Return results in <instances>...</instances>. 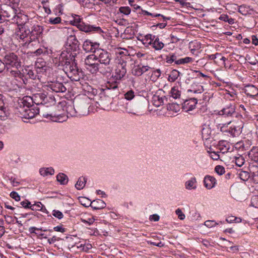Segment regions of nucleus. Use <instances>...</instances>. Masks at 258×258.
Returning a JSON list of instances; mask_svg holds the SVG:
<instances>
[{"mask_svg":"<svg viewBox=\"0 0 258 258\" xmlns=\"http://www.w3.org/2000/svg\"><path fill=\"white\" fill-rule=\"evenodd\" d=\"M57 180L61 184H66L68 183V178L67 176L62 173H59L56 176Z\"/></svg>","mask_w":258,"mask_h":258,"instance_id":"nucleus-29","label":"nucleus"},{"mask_svg":"<svg viewBox=\"0 0 258 258\" xmlns=\"http://www.w3.org/2000/svg\"><path fill=\"white\" fill-rule=\"evenodd\" d=\"M250 206L258 208V196H253L251 199Z\"/></svg>","mask_w":258,"mask_h":258,"instance_id":"nucleus-38","label":"nucleus"},{"mask_svg":"<svg viewBox=\"0 0 258 258\" xmlns=\"http://www.w3.org/2000/svg\"><path fill=\"white\" fill-rule=\"evenodd\" d=\"M3 61L5 62L8 70L12 68L16 69L10 71L12 75H14L15 77H22L23 75L18 70L21 67V61L17 55L13 52L7 53L4 56Z\"/></svg>","mask_w":258,"mask_h":258,"instance_id":"nucleus-2","label":"nucleus"},{"mask_svg":"<svg viewBox=\"0 0 258 258\" xmlns=\"http://www.w3.org/2000/svg\"><path fill=\"white\" fill-rule=\"evenodd\" d=\"M53 229L55 231L60 232L62 233L65 231L64 228H62L61 226H60L54 227Z\"/></svg>","mask_w":258,"mask_h":258,"instance_id":"nucleus-56","label":"nucleus"},{"mask_svg":"<svg viewBox=\"0 0 258 258\" xmlns=\"http://www.w3.org/2000/svg\"><path fill=\"white\" fill-rule=\"evenodd\" d=\"M149 68V67L147 66L139 64L134 67L133 69L132 73L134 76H140L144 73L147 72Z\"/></svg>","mask_w":258,"mask_h":258,"instance_id":"nucleus-18","label":"nucleus"},{"mask_svg":"<svg viewBox=\"0 0 258 258\" xmlns=\"http://www.w3.org/2000/svg\"><path fill=\"white\" fill-rule=\"evenodd\" d=\"M211 157L213 159V160H218L219 158V155L217 154L216 152H211Z\"/></svg>","mask_w":258,"mask_h":258,"instance_id":"nucleus-58","label":"nucleus"},{"mask_svg":"<svg viewBox=\"0 0 258 258\" xmlns=\"http://www.w3.org/2000/svg\"><path fill=\"white\" fill-rule=\"evenodd\" d=\"M156 37L155 35H152V34H149L146 35L144 39H147V40H149V41L152 43L155 38Z\"/></svg>","mask_w":258,"mask_h":258,"instance_id":"nucleus-50","label":"nucleus"},{"mask_svg":"<svg viewBox=\"0 0 258 258\" xmlns=\"http://www.w3.org/2000/svg\"><path fill=\"white\" fill-rule=\"evenodd\" d=\"M152 46L155 50H159L164 47V44L160 41L158 37H156L152 42Z\"/></svg>","mask_w":258,"mask_h":258,"instance_id":"nucleus-25","label":"nucleus"},{"mask_svg":"<svg viewBox=\"0 0 258 258\" xmlns=\"http://www.w3.org/2000/svg\"><path fill=\"white\" fill-rule=\"evenodd\" d=\"M232 122L230 121L227 124H223L222 126H220L221 131L224 132H229L233 136L239 135L242 132V129L243 127V123L241 120H238L234 123L230 128L228 131L224 130V127H226L228 124H230Z\"/></svg>","mask_w":258,"mask_h":258,"instance_id":"nucleus-4","label":"nucleus"},{"mask_svg":"<svg viewBox=\"0 0 258 258\" xmlns=\"http://www.w3.org/2000/svg\"><path fill=\"white\" fill-rule=\"evenodd\" d=\"M4 216L5 217V218L6 219V221L7 223L11 224V223H14V218L12 216H7L6 215H4Z\"/></svg>","mask_w":258,"mask_h":258,"instance_id":"nucleus-54","label":"nucleus"},{"mask_svg":"<svg viewBox=\"0 0 258 258\" xmlns=\"http://www.w3.org/2000/svg\"><path fill=\"white\" fill-rule=\"evenodd\" d=\"M180 72L176 70H172L169 76H168V80L171 82H174L179 77Z\"/></svg>","mask_w":258,"mask_h":258,"instance_id":"nucleus-27","label":"nucleus"},{"mask_svg":"<svg viewBox=\"0 0 258 258\" xmlns=\"http://www.w3.org/2000/svg\"><path fill=\"white\" fill-rule=\"evenodd\" d=\"M21 205L25 208H29L31 206V203L28 201H23L21 202Z\"/></svg>","mask_w":258,"mask_h":258,"instance_id":"nucleus-55","label":"nucleus"},{"mask_svg":"<svg viewBox=\"0 0 258 258\" xmlns=\"http://www.w3.org/2000/svg\"><path fill=\"white\" fill-rule=\"evenodd\" d=\"M192 61V58L190 57H185L183 58H180L176 61V64H181L189 63Z\"/></svg>","mask_w":258,"mask_h":258,"instance_id":"nucleus-34","label":"nucleus"},{"mask_svg":"<svg viewBox=\"0 0 258 258\" xmlns=\"http://www.w3.org/2000/svg\"><path fill=\"white\" fill-rule=\"evenodd\" d=\"M82 221L84 223H87L89 225L92 224L93 222H94V219L93 218H90L88 219V220H86L84 219H82Z\"/></svg>","mask_w":258,"mask_h":258,"instance_id":"nucleus-59","label":"nucleus"},{"mask_svg":"<svg viewBox=\"0 0 258 258\" xmlns=\"http://www.w3.org/2000/svg\"><path fill=\"white\" fill-rule=\"evenodd\" d=\"M77 28L81 31L85 32H96L99 34L103 33V30L99 26H94L85 24L83 22L82 23L77 24Z\"/></svg>","mask_w":258,"mask_h":258,"instance_id":"nucleus-11","label":"nucleus"},{"mask_svg":"<svg viewBox=\"0 0 258 258\" xmlns=\"http://www.w3.org/2000/svg\"><path fill=\"white\" fill-rule=\"evenodd\" d=\"M204 182L205 187L208 189H211L215 186L216 180L213 176L207 175L204 178Z\"/></svg>","mask_w":258,"mask_h":258,"instance_id":"nucleus-20","label":"nucleus"},{"mask_svg":"<svg viewBox=\"0 0 258 258\" xmlns=\"http://www.w3.org/2000/svg\"><path fill=\"white\" fill-rule=\"evenodd\" d=\"M52 215L59 219H62L63 216L62 213L58 210H53L52 211Z\"/></svg>","mask_w":258,"mask_h":258,"instance_id":"nucleus-45","label":"nucleus"},{"mask_svg":"<svg viewBox=\"0 0 258 258\" xmlns=\"http://www.w3.org/2000/svg\"><path fill=\"white\" fill-rule=\"evenodd\" d=\"M105 206L106 204L101 200H94L91 205V206L96 210L103 209Z\"/></svg>","mask_w":258,"mask_h":258,"instance_id":"nucleus-23","label":"nucleus"},{"mask_svg":"<svg viewBox=\"0 0 258 258\" xmlns=\"http://www.w3.org/2000/svg\"><path fill=\"white\" fill-rule=\"evenodd\" d=\"M150 219L154 221H158L159 220V216L158 215L154 214L150 216Z\"/></svg>","mask_w":258,"mask_h":258,"instance_id":"nucleus-60","label":"nucleus"},{"mask_svg":"<svg viewBox=\"0 0 258 258\" xmlns=\"http://www.w3.org/2000/svg\"><path fill=\"white\" fill-rule=\"evenodd\" d=\"M135 95H134V92L132 90H130L128 92H127L125 94H124V97L126 99L128 100H132L134 97Z\"/></svg>","mask_w":258,"mask_h":258,"instance_id":"nucleus-43","label":"nucleus"},{"mask_svg":"<svg viewBox=\"0 0 258 258\" xmlns=\"http://www.w3.org/2000/svg\"><path fill=\"white\" fill-rule=\"evenodd\" d=\"M166 62L168 63H171L173 62H175L176 63V61H177V57L175 55L172 54L170 56H167L166 57Z\"/></svg>","mask_w":258,"mask_h":258,"instance_id":"nucleus-41","label":"nucleus"},{"mask_svg":"<svg viewBox=\"0 0 258 258\" xmlns=\"http://www.w3.org/2000/svg\"><path fill=\"white\" fill-rule=\"evenodd\" d=\"M175 213H176V215H178V218L180 220H183L185 218V215L184 214H183V213L182 212V211H181L180 209H177L175 211Z\"/></svg>","mask_w":258,"mask_h":258,"instance_id":"nucleus-51","label":"nucleus"},{"mask_svg":"<svg viewBox=\"0 0 258 258\" xmlns=\"http://www.w3.org/2000/svg\"><path fill=\"white\" fill-rule=\"evenodd\" d=\"M244 92L247 96L254 97L258 95V89L252 85H247L245 87Z\"/></svg>","mask_w":258,"mask_h":258,"instance_id":"nucleus-19","label":"nucleus"},{"mask_svg":"<svg viewBox=\"0 0 258 258\" xmlns=\"http://www.w3.org/2000/svg\"><path fill=\"white\" fill-rule=\"evenodd\" d=\"M229 17L227 15H221L219 18V19L225 22H227Z\"/></svg>","mask_w":258,"mask_h":258,"instance_id":"nucleus-63","label":"nucleus"},{"mask_svg":"<svg viewBox=\"0 0 258 258\" xmlns=\"http://www.w3.org/2000/svg\"><path fill=\"white\" fill-rule=\"evenodd\" d=\"M25 99L31 100L37 105L44 104L47 103L46 95L43 93H37L34 95L32 98L26 97Z\"/></svg>","mask_w":258,"mask_h":258,"instance_id":"nucleus-12","label":"nucleus"},{"mask_svg":"<svg viewBox=\"0 0 258 258\" xmlns=\"http://www.w3.org/2000/svg\"><path fill=\"white\" fill-rule=\"evenodd\" d=\"M106 87L108 89H116L117 88V84L116 81H114L112 83H110V82H108L106 85Z\"/></svg>","mask_w":258,"mask_h":258,"instance_id":"nucleus-40","label":"nucleus"},{"mask_svg":"<svg viewBox=\"0 0 258 258\" xmlns=\"http://www.w3.org/2000/svg\"><path fill=\"white\" fill-rule=\"evenodd\" d=\"M40 174L44 176L48 174L52 175L54 173V170L52 168H41L39 171Z\"/></svg>","mask_w":258,"mask_h":258,"instance_id":"nucleus-33","label":"nucleus"},{"mask_svg":"<svg viewBox=\"0 0 258 258\" xmlns=\"http://www.w3.org/2000/svg\"><path fill=\"white\" fill-rule=\"evenodd\" d=\"M27 76L29 78L34 80L36 77V75L35 74L34 72L31 70H29L27 73Z\"/></svg>","mask_w":258,"mask_h":258,"instance_id":"nucleus-49","label":"nucleus"},{"mask_svg":"<svg viewBox=\"0 0 258 258\" xmlns=\"http://www.w3.org/2000/svg\"><path fill=\"white\" fill-rule=\"evenodd\" d=\"M6 64L4 61H2L0 60V73L2 72L6 68Z\"/></svg>","mask_w":258,"mask_h":258,"instance_id":"nucleus-64","label":"nucleus"},{"mask_svg":"<svg viewBox=\"0 0 258 258\" xmlns=\"http://www.w3.org/2000/svg\"><path fill=\"white\" fill-rule=\"evenodd\" d=\"M15 18L18 25L23 26L27 25L26 22L28 20V18L26 15L20 14L19 15H17Z\"/></svg>","mask_w":258,"mask_h":258,"instance_id":"nucleus-22","label":"nucleus"},{"mask_svg":"<svg viewBox=\"0 0 258 258\" xmlns=\"http://www.w3.org/2000/svg\"><path fill=\"white\" fill-rule=\"evenodd\" d=\"M196 182L195 178H192L191 179L188 180L185 182L186 188L188 189H195L196 186L195 185Z\"/></svg>","mask_w":258,"mask_h":258,"instance_id":"nucleus-32","label":"nucleus"},{"mask_svg":"<svg viewBox=\"0 0 258 258\" xmlns=\"http://www.w3.org/2000/svg\"><path fill=\"white\" fill-rule=\"evenodd\" d=\"M215 170L219 175H222L225 172L224 168L220 165L216 166Z\"/></svg>","mask_w":258,"mask_h":258,"instance_id":"nucleus-44","label":"nucleus"},{"mask_svg":"<svg viewBox=\"0 0 258 258\" xmlns=\"http://www.w3.org/2000/svg\"><path fill=\"white\" fill-rule=\"evenodd\" d=\"M244 163V159L243 157L240 156L235 158V164L238 167H241Z\"/></svg>","mask_w":258,"mask_h":258,"instance_id":"nucleus-39","label":"nucleus"},{"mask_svg":"<svg viewBox=\"0 0 258 258\" xmlns=\"http://www.w3.org/2000/svg\"><path fill=\"white\" fill-rule=\"evenodd\" d=\"M42 32V28L39 25H34L33 26L31 30V36L29 37V43L27 44L28 46H32L36 44H38V40L37 38Z\"/></svg>","mask_w":258,"mask_h":258,"instance_id":"nucleus-7","label":"nucleus"},{"mask_svg":"<svg viewBox=\"0 0 258 258\" xmlns=\"http://www.w3.org/2000/svg\"><path fill=\"white\" fill-rule=\"evenodd\" d=\"M217 224V223L213 220H207L205 222V225L208 227H212Z\"/></svg>","mask_w":258,"mask_h":258,"instance_id":"nucleus-47","label":"nucleus"},{"mask_svg":"<svg viewBox=\"0 0 258 258\" xmlns=\"http://www.w3.org/2000/svg\"><path fill=\"white\" fill-rule=\"evenodd\" d=\"M126 63L122 61L118 63L116 69L115 70L114 75L112 77L116 80H121L126 73Z\"/></svg>","mask_w":258,"mask_h":258,"instance_id":"nucleus-10","label":"nucleus"},{"mask_svg":"<svg viewBox=\"0 0 258 258\" xmlns=\"http://www.w3.org/2000/svg\"><path fill=\"white\" fill-rule=\"evenodd\" d=\"M78 54L68 51L62 52L59 58V66L64 67V69L67 70V67H69L75 60V58Z\"/></svg>","mask_w":258,"mask_h":258,"instance_id":"nucleus-3","label":"nucleus"},{"mask_svg":"<svg viewBox=\"0 0 258 258\" xmlns=\"http://www.w3.org/2000/svg\"><path fill=\"white\" fill-rule=\"evenodd\" d=\"M43 116L46 117H47L48 116L50 117V119L53 121H56V122H62L64 120V119H63V116L60 115H56L55 114L53 115L52 114H43Z\"/></svg>","mask_w":258,"mask_h":258,"instance_id":"nucleus-26","label":"nucleus"},{"mask_svg":"<svg viewBox=\"0 0 258 258\" xmlns=\"http://www.w3.org/2000/svg\"><path fill=\"white\" fill-rule=\"evenodd\" d=\"M171 96L174 99L178 98L180 96V92L175 87H173L170 91Z\"/></svg>","mask_w":258,"mask_h":258,"instance_id":"nucleus-36","label":"nucleus"},{"mask_svg":"<svg viewBox=\"0 0 258 258\" xmlns=\"http://www.w3.org/2000/svg\"><path fill=\"white\" fill-rule=\"evenodd\" d=\"M68 52L79 53V43L74 35H70L66 42Z\"/></svg>","mask_w":258,"mask_h":258,"instance_id":"nucleus-6","label":"nucleus"},{"mask_svg":"<svg viewBox=\"0 0 258 258\" xmlns=\"http://www.w3.org/2000/svg\"><path fill=\"white\" fill-rule=\"evenodd\" d=\"M96 57L99 63L102 64L106 76L110 75L113 71V60L112 54L107 50L99 48L96 51Z\"/></svg>","mask_w":258,"mask_h":258,"instance_id":"nucleus-1","label":"nucleus"},{"mask_svg":"<svg viewBox=\"0 0 258 258\" xmlns=\"http://www.w3.org/2000/svg\"><path fill=\"white\" fill-rule=\"evenodd\" d=\"M66 71H69L71 73L75 75L78 74L79 69L77 67L76 60H75L69 67H67Z\"/></svg>","mask_w":258,"mask_h":258,"instance_id":"nucleus-24","label":"nucleus"},{"mask_svg":"<svg viewBox=\"0 0 258 258\" xmlns=\"http://www.w3.org/2000/svg\"><path fill=\"white\" fill-rule=\"evenodd\" d=\"M28 28L27 25H25L24 26H22L21 28H20V33L21 34H19L20 35V38L21 39H24L26 38L25 44H28L29 43V38L28 36L30 35V36H31V31L29 29H27Z\"/></svg>","mask_w":258,"mask_h":258,"instance_id":"nucleus-17","label":"nucleus"},{"mask_svg":"<svg viewBox=\"0 0 258 258\" xmlns=\"http://www.w3.org/2000/svg\"><path fill=\"white\" fill-rule=\"evenodd\" d=\"M87 66L88 67H87V69H89L90 71L92 73H96L98 72L101 74L106 76V74L104 71V69H103L102 67V65L99 63L98 61L96 62L87 64Z\"/></svg>","mask_w":258,"mask_h":258,"instance_id":"nucleus-15","label":"nucleus"},{"mask_svg":"<svg viewBox=\"0 0 258 258\" xmlns=\"http://www.w3.org/2000/svg\"><path fill=\"white\" fill-rule=\"evenodd\" d=\"M175 2H178L183 7H188L190 5V3L187 2V0H175Z\"/></svg>","mask_w":258,"mask_h":258,"instance_id":"nucleus-52","label":"nucleus"},{"mask_svg":"<svg viewBox=\"0 0 258 258\" xmlns=\"http://www.w3.org/2000/svg\"><path fill=\"white\" fill-rule=\"evenodd\" d=\"M43 206V205L40 202H38L36 204L31 205L30 209L33 211H42Z\"/></svg>","mask_w":258,"mask_h":258,"instance_id":"nucleus-35","label":"nucleus"},{"mask_svg":"<svg viewBox=\"0 0 258 258\" xmlns=\"http://www.w3.org/2000/svg\"><path fill=\"white\" fill-rule=\"evenodd\" d=\"M23 103L24 106H27L28 108L25 109L24 114H23L24 117L28 119L32 118L34 117L37 114L39 113V108H29L31 106V103L28 102V100L24 99L23 100Z\"/></svg>","mask_w":258,"mask_h":258,"instance_id":"nucleus-8","label":"nucleus"},{"mask_svg":"<svg viewBox=\"0 0 258 258\" xmlns=\"http://www.w3.org/2000/svg\"><path fill=\"white\" fill-rule=\"evenodd\" d=\"M219 115H225L226 116H233L236 117L239 116L241 117V115L238 114L235 111V105L234 103H230L223 108L221 111L219 112Z\"/></svg>","mask_w":258,"mask_h":258,"instance_id":"nucleus-9","label":"nucleus"},{"mask_svg":"<svg viewBox=\"0 0 258 258\" xmlns=\"http://www.w3.org/2000/svg\"><path fill=\"white\" fill-rule=\"evenodd\" d=\"M252 43L255 45H258V38L255 35L252 36Z\"/></svg>","mask_w":258,"mask_h":258,"instance_id":"nucleus-62","label":"nucleus"},{"mask_svg":"<svg viewBox=\"0 0 258 258\" xmlns=\"http://www.w3.org/2000/svg\"><path fill=\"white\" fill-rule=\"evenodd\" d=\"M245 59L249 60L248 62L252 65H255L258 62V61L256 59H251V57L248 55L246 56Z\"/></svg>","mask_w":258,"mask_h":258,"instance_id":"nucleus-53","label":"nucleus"},{"mask_svg":"<svg viewBox=\"0 0 258 258\" xmlns=\"http://www.w3.org/2000/svg\"><path fill=\"white\" fill-rule=\"evenodd\" d=\"M97 61V57H96V52L88 55L85 59V64L86 65L89 64L91 63Z\"/></svg>","mask_w":258,"mask_h":258,"instance_id":"nucleus-30","label":"nucleus"},{"mask_svg":"<svg viewBox=\"0 0 258 258\" xmlns=\"http://www.w3.org/2000/svg\"><path fill=\"white\" fill-rule=\"evenodd\" d=\"M73 108L79 115L84 116L88 114V104L85 100L74 101Z\"/></svg>","mask_w":258,"mask_h":258,"instance_id":"nucleus-5","label":"nucleus"},{"mask_svg":"<svg viewBox=\"0 0 258 258\" xmlns=\"http://www.w3.org/2000/svg\"><path fill=\"white\" fill-rule=\"evenodd\" d=\"M86 182V179L85 177H80L75 184V187L78 189L81 190L83 188L85 185Z\"/></svg>","mask_w":258,"mask_h":258,"instance_id":"nucleus-31","label":"nucleus"},{"mask_svg":"<svg viewBox=\"0 0 258 258\" xmlns=\"http://www.w3.org/2000/svg\"><path fill=\"white\" fill-rule=\"evenodd\" d=\"M141 14L144 15L151 16L153 17H161L164 21H166L167 20H170V18H169V17H165L164 16H163V15H162L161 14H155L151 13L150 12H148L147 11L143 10H142Z\"/></svg>","mask_w":258,"mask_h":258,"instance_id":"nucleus-28","label":"nucleus"},{"mask_svg":"<svg viewBox=\"0 0 258 258\" xmlns=\"http://www.w3.org/2000/svg\"><path fill=\"white\" fill-rule=\"evenodd\" d=\"M57 240V238L55 236H53L52 238L48 239L47 241L49 244H51L55 242Z\"/></svg>","mask_w":258,"mask_h":258,"instance_id":"nucleus-61","label":"nucleus"},{"mask_svg":"<svg viewBox=\"0 0 258 258\" xmlns=\"http://www.w3.org/2000/svg\"><path fill=\"white\" fill-rule=\"evenodd\" d=\"M197 104V100L196 98H191L189 100H186L182 104L183 108L186 112L192 110L195 108L196 104Z\"/></svg>","mask_w":258,"mask_h":258,"instance_id":"nucleus-16","label":"nucleus"},{"mask_svg":"<svg viewBox=\"0 0 258 258\" xmlns=\"http://www.w3.org/2000/svg\"><path fill=\"white\" fill-rule=\"evenodd\" d=\"M46 62L41 58H38L35 64V68L39 70V72H45L47 70V66Z\"/></svg>","mask_w":258,"mask_h":258,"instance_id":"nucleus-21","label":"nucleus"},{"mask_svg":"<svg viewBox=\"0 0 258 258\" xmlns=\"http://www.w3.org/2000/svg\"><path fill=\"white\" fill-rule=\"evenodd\" d=\"M250 152L253 154L254 158L256 159L258 162V147H253L250 150Z\"/></svg>","mask_w":258,"mask_h":258,"instance_id":"nucleus-46","label":"nucleus"},{"mask_svg":"<svg viewBox=\"0 0 258 258\" xmlns=\"http://www.w3.org/2000/svg\"><path fill=\"white\" fill-rule=\"evenodd\" d=\"M47 88L48 89H50L56 93H63L67 90L66 87L63 84L58 81L51 82L47 85Z\"/></svg>","mask_w":258,"mask_h":258,"instance_id":"nucleus-14","label":"nucleus"},{"mask_svg":"<svg viewBox=\"0 0 258 258\" xmlns=\"http://www.w3.org/2000/svg\"><path fill=\"white\" fill-rule=\"evenodd\" d=\"M99 44L97 42H93L89 40H86L83 44V48L86 52L95 53L99 49Z\"/></svg>","mask_w":258,"mask_h":258,"instance_id":"nucleus-13","label":"nucleus"},{"mask_svg":"<svg viewBox=\"0 0 258 258\" xmlns=\"http://www.w3.org/2000/svg\"><path fill=\"white\" fill-rule=\"evenodd\" d=\"M10 196L13 199H15L16 201H19L20 200V197L17 192L15 191H12L10 194Z\"/></svg>","mask_w":258,"mask_h":258,"instance_id":"nucleus-48","label":"nucleus"},{"mask_svg":"<svg viewBox=\"0 0 258 258\" xmlns=\"http://www.w3.org/2000/svg\"><path fill=\"white\" fill-rule=\"evenodd\" d=\"M131 11V9L129 7H121L119 8V12L125 15H129Z\"/></svg>","mask_w":258,"mask_h":258,"instance_id":"nucleus-37","label":"nucleus"},{"mask_svg":"<svg viewBox=\"0 0 258 258\" xmlns=\"http://www.w3.org/2000/svg\"><path fill=\"white\" fill-rule=\"evenodd\" d=\"M161 75V71L159 69H157L154 71L152 73V76H155L157 78H159Z\"/></svg>","mask_w":258,"mask_h":258,"instance_id":"nucleus-57","label":"nucleus"},{"mask_svg":"<svg viewBox=\"0 0 258 258\" xmlns=\"http://www.w3.org/2000/svg\"><path fill=\"white\" fill-rule=\"evenodd\" d=\"M48 21L51 24H57L60 23L61 18L59 17L55 18H50Z\"/></svg>","mask_w":258,"mask_h":258,"instance_id":"nucleus-42","label":"nucleus"}]
</instances>
